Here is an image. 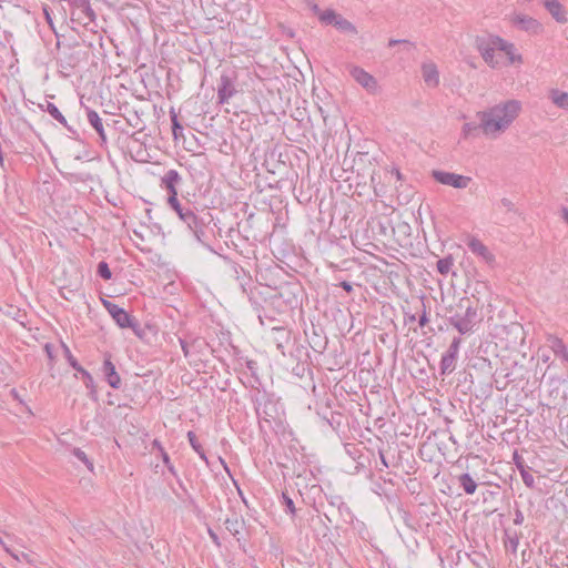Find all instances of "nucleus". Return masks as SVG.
I'll return each instance as SVG.
<instances>
[{"instance_id":"obj_51","label":"nucleus","mask_w":568,"mask_h":568,"mask_svg":"<svg viewBox=\"0 0 568 568\" xmlns=\"http://www.w3.org/2000/svg\"><path fill=\"white\" fill-rule=\"evenodd\" d=\"M392 174H395L398 180L402 178V174L398 170L392 171Z\"/></svg>"},{"instance_id":"obj_49","label":"nucleus","mask_w":568,"mask_h":568,"mask_svg":"<svg viewBox=\"0 0 568 568\" xmlns=\"http://www.w3.org/2000/svg\"><path fill=\"white\" fill-rule=\"evenodd\" d=\"M379 457H381V462H382L383 466L385 468H387L388 467V463L386 462V458H385V456H384V454L382 452H379Z\"/></svg>"},{"instance_id":"obj_13","label":"nucleus","mask_w":568,"mask_h":568,"mask_svg":"<svg viewBox=\"0 0 568 568\" xmlns=\"http://www.w3.org/2000/svg\"><path fill=\"white\" fill-rule=\"evenodd\" d=\"M544 6L558 23L567 22V12L558 0H544Z\"/></svg>"},{"instance_id":"obj_45","label":"nucleus","mask_w":568,"mask_h":568,"mask_svg":"<svg viewBox=\"0 0 568 568\" xmlns=\"http://www.w3.org/2000/svg\"><path fill=\"white\" fill-rule=\"evenodd\" d=\"M180 343H181V347H182V351H183L184 355L187 356L189 355V346H187V344L183 339H180Z\"/></svg>"},{"instance_id":"obj_17","label":"nucleus","mask_w":568,"mask_h":568,"mask_svg":"<svg viewBox=\"0 0 568 568\" xmlns=\"http://www.w3.org/2000/svg\"><path fill=\"white\" fill-rule=\"evenodd\" d=\"M87 118H88L89 123L94 128V130L99 134L101 142L105 143L106 136H105L102 119L99 116V114L95 111L90 110V109H88V111H87Z\"/></svg>"},{"instance_id":"obj_31","label":"nucleus","mask_w":568,"mask_h":568,"mask_svg":"<svg viewBox=\"0 0 568 568\" xmlns=\"http://www.w3.org/2000/svg\"><path fill=\"white\" fill-rule=\"evenodd\" d=\"M550 347L551 349L558 354V355H561L562 353H566V345L564 344V342L557 337H552L550 339Z\"/></svg>"},{"instance_id":"obj_7","label":"nucleus","mask_w":568,"mask_h":568,"mask_svg":"<svg viewBox=\"0 0 568 568\" xmlns=\"http://www.w3.org/2000/svg\"><path fill=\"white\" fill-rule=\"evenodd\" d=\"M434 180L440 184L453 186L455 189H466L471 182L470 176L456 174L453 172L434 170L432 172Z\"/></svg>"},{"instance_id":"obj_38","label":"nucleus","mask_w":568,"mask_h":568,"mask_svg":"<svg viewBox=\"0 0 568 568\" xmlns=\"http://www.w3.org/2000/svg\"><path fill=\"white\" fill-rule=\"evenodd\" d=\"M514 462L517 466V468L520 470V469H524L526 468L525 465H524V460L523 458L518 455V453H514Z\"/></svg>"},{"instance_id":"obj_1","label":"nucleus","mask_w":568,"mask_h":568,"mask_svg":"<svg viewBox=\"0 0 568 568\" xmlns=\"http://www.w3.org/2000/svg\"><path fill=\"white\" fill-rule=\"evenodd\" d=\"M520 111L521 102L518 100L513 99L495 104L477 113L480 120L479 128L487 136L497 138L509 129Z\"/></svg>"},{"instance_id":"obj_20","label":"nucleus","mask_w":568,"mask_h":568,"mask_svg":"<svg viewBox=\"0 0 568 568\" xmlns=\"http://www.w3.org/2000/svg\"><path fill=\"white\" fill-rule=\"evenodd\" d=\"M549 99L558 108L568 110V93L567 92H562L558 89H551L549 91Z\"/></svg>"},{"instance_id":"obj_25","label":"nucleus","mask_w":568,"mask_h":568,"mask_svg":"<svg viewBox=\"0 0 568 568\" xmlns=\"http://www.w3.org/2000/svg\"><path fill=\"white\" fill-rule=\"evenodd\" d=\"M339 17V13H337L335 10L333 9H326L324 10L318 20L323 23V24H326V26H335V21H337V18Z\"/></svg>"},{"instance_id":"obj_19","label":"nucleus","mask_w":568,"mask_h":568,"mask_svg":"<svg viewBox=\"0 0 568 568\" xmlns=\"http://www.w3.org/2000/svg\"><path fill=\"white\" fill-rule=\"evenodd\" d=\"M43 110H45L54 120H57L60 124H62L64 128H67L69 131H72V129L68 125L67 119L64 115L60 112V110L57 108L55 104L47 101L45 105H40Z\"/></svg>"},{"instance_id":"obj_40","label":"nucleus","mask_w":568,"mask_h":568,"mask_svg":"<svg viewBox=\"0 0 568 568\" xmlns=\"http://www.w3.org/2000/svg\"><path fill=\"white\" fill-rule=\"evenodd\" d=\"M399 43H404V44H408V45L413 47V44L408 40H395V39H390L388 42V45L394 47Z\"/></svg>"},{"instance_id":"obj_2","label":"nucleus","mask_w":568,"mask_h":568,"mask_svg":"<svg viewBox=\"0 0 568 568\" xmlns=\"http://www.w3.org/2000/svg\"><path fill=\"white\" fill-rule=\"evenodd\" d=\"M459 307L465 308V314H454L449 317V323L453 325L462 335L473 332V328L477 322H479L477 308L469 304L468 298H462L459 301Z\"/></svg>"},{"instance_id":"obj_6","label":"nucleus","mask_w":568,"mask_h":568,"mask_svg":"<svg viewBox=\"0 0 568 568\" xmlns=\"http://www.w3.org/2000/svg\"><path fill=\"white\" fill-rule=\"evenodd\" d=\"M351 77L363 87L369 94H376L379 85L374 75L357 65H348Z\"/></svg>"},{"instance_id":"obj_29","label":"nucleus","mask_w":568,"mask_h":568,"mask_svg":"<svg viewBox=\"0 0 568 568\" xmlns=\"http://www.w3.org/2000/svg\"><path fill=\"white\" fill-rule=\"evenodd\" d=\"M171 121H172V133H173L174 139L176 140V139L183 136V126L178 121V116L173 111H171Z\"/></svg>"},{"instance_id":"obj_39","label":"nucleus","mask_w":568,"mask_h":568,"mask_svg":"<svg viewBox=\"0 0 568 568\" xmlns=\"http://www.w3.org/2000/svg\"><path fill=\"white\" fill-rule=\"evenodd\" d=\"M423 306L425 307V305L423 304ZM428 316H427V313L426 311L424 310L423 314L420 315L419 320H418V324L419 326H425L427 323H428Z\"/></svg>"},{"instance_id":"obj_36","label":"nucleus","mask_w":568,"mask_h":568,"mask_svg":"<svg viewBox=\"0 0 568 568\" xmlns=\"http://www.w3.org/2000/svg\"><path fill=\"white\" fill-rule=\"evenodd\" d=\"M283 503L284 505L286 506L287 510L293 515L295 514V506H294V501L286 495L283 493Z\"/></svg>"},{"instance_id":"obj_26","label":"nucleus","mask_w":568,"mask_h":568,"mask_svg":"<svg viewBox=\"0 0 568 568\" xmlns=\"http://www.w3.org/2000/svg\"><path fill=\"white\" fill-rule=\"evenodd\" d=\"M453 265H454V258L452 255L440 258L436 263L437 271L442 275H447L450 272Z\"/></svg>"},{"instance_id":"obj_22","label":"nucleus","mask_w":568,"mask_h":568,"mask_svg":"<svg viewBox=\"0 0 568 568\" xmlns=\"http://www.w3.org/2000/svg\"><path fill=\"white\" fill-rule=\"evenodd\" d=\"M458 483L466 494L473 495L476 491L477 484L469 474H462L458 477Z\"/></svg>"},{"instance_id":"obj_48","label":"nucleus","mask_w":568,"mask_h":568,"mask_svg":"<svg viewBox=\"0 0 568 568\" xmlns=\"http://www.w3.org/2000/svg\"><path fill=\"white\" fill-rule=\"evenodd\" d=\"M43 12H44V16H45V19H47L48 23H49L50 26H52V19H51V17H50V13H49L48 9H47V8H44V9H43Z\"/></svg>"},{"instance_id":"obj_11","label":"nucleus","mask_w":568,"mask_h":568,"mask_svg":"<svg viewBox=\"0 0 568 568\" xmlns=\"http://www.w3.org/2000/svg\"><path fill=\"white\" fill-rule=\"evenodd\" d=\"M236 90L232 79L227 74H222L217 88L219 103H227L229 100L235 94Z\"/></svg>"},{"instance_id":"obj_47","label":"nucleus","mask_w":568,"mask_h":568,"mask_svg":"<svg viewBox=\"0 0 568 568\" xmlns=\"http://www.w3.org/2000/svg\"><path fill=\"white\" fill-rule=\"evenodd\" d=\"M561 217L568 224V207H564L561 211Z\"/></svg>"},{"instance_id":"obj_35","label":"nucleus","mask_w":568,"mask_h":568,"mask_svg":"<svg viewBox=\"0 0 568 568\" xmlns=\"http://www.w3.org/2000/svg\"><path fill=\"white\" fill-rule=\"evenodd\" d=\"M500 206L507 212H515V204L507 197L500 200Z\"/></svg>"},{"instance_id":"obj_34","label":"nucleus","mask_w":568,"mask_h":568,"mask_svg":"<svg viewBox=\"0 0 568 568\" xmlns=\"http://www.w3.org/2000/svg\"><path fill=\"white\" fill-rule=\"evenodd\" d=\"M161 456H162V460L165 464V466L168 467L169 471L173 476L176 477L178 476L176 470H175L174 466L171 464V460H170V457H169L168 453H165L162 448H161Z\"/></svg>"},{"instance_id":"obj_18","label":"nucleus","mask_w":568,"mask_h":568,"mask_svg":"<svg viewBox=\"0 0 568 568\" xmlns=\"http://www.w3.org/2000/svg\"><path fill=\"white\" fill-rule=\"evenodd\" d=\"M224 525L225 528L230 531V534L234 536L237 540H240V535L244 526V520L239 516L234 515L232 518H226Z\"/></svg>"},{"instance_id":"obj_52","label":"nucleus","mask_w":568,"mask_h":568,"mask_svg":"<svg viewBox=\"0 0 568 568\" xmlns=\"http://www.w3.org/2000/svg\"><path fill=\"white\" fill-rule=\"evenodd\" d=\"M561 356H562L566 361H568V351L566 349V353H562V354H561Z\"/></svg>"},{"instance_id":"obj_4","label":"nucleus","mask_w":568,"mask_h":568,"mask_svg":"<svg viewBox=\"0 0 568 568\" xmlns=\"http://www.w3.org/2000/svg\"><path fill=\"white\" fill-rule=\"evenodd\" d=\"M176 212L180 220L187 226L197 242L203 243L205 237V223L199 219L190 206H183L179 201L176 206H170Z\"/></svg>"},{"instance_id":"obj_10","label":"nucleus","mask_w":568,"mask_h":568,"mask_svg":"<svg viewBox=\"0 0 568 568\" xmlns=\"http://www.w3.org/2000/svg\"><path fill=\"white\" fill-rule=\"evenodd\" d=\"M513 24L519 30L537 34L542 30L541 23L532 17L523 13H515L511 18Z\"/></svg>"},{"instance_id":"obj_33","label":"nucleus","mask_w":568,"mask_h":568,"mask_svg":"<svg viewBox=\"0 0 568 568\" xmlns=\"http://www.w3.org/2000/svg\"><path fill=\"white\" fill-rule=\"evenodd\" d=\"M518 544H519V540H518L517 536L507 535V540L505 541V546L508 550L516 552Z\"/></svg>"},{"instance_id":"obj_46","label":"nucleus","mask_w":568,"mask_h":568,"mask_svg":"<svg viewBox=\"0 0 568 568\" xmlns=\"http://www.w3.org/2000/svg\"><path fill=\"white\" fill-rule=\"evenodd\" d=\"M12 555V557H14L17 560H21L22 558L26 559V560H29L28 559V555L24 554V552H21L20 556L18 554H13V552H10Z\"/></svg>"},{"instance_id":"obj_21","label":"nucleus","mask_w":568,"mask_h":568,"mask_svg":"<svg viewBox=\"0 0 568 568\" xmlns=\"http://www.w3.org/2000/svg\"><path fill=\"white\" fill-rule=\"evenodd\" d=\"M338 31L349 34V36H356L358 33L357 28L346 18H344L342 14L337 18V21H335L334 26Z\"/></svg>"},{"instance_id":"obj_24","label":"nucleus","mask_w":568,"mask_h":568,"mask_svg":"<svg viewBox=\"0 0 568 568\" xmlns=\"http://www.w3.org/2000/svg\"><path fill=\"white\" fill-rule=\"evenodd\" d=\"M73 4L80 9L90 21L95 19V13L91 8L90 0H73Z\"/></svg>"},{"instance_id":"obj_42","label":"nucleus","mask_w":568,"mask_h":568,"mask_svg":"<svg viewBox=\"0 0 568 568\" xmlns=\"http://www.w3.org/2000/svg\"><path fill=\"white\" fill-rule=\"evenodd\" d=\"M523 521H524L523 513L520 510H517L515 514L514 524L520 525V524H523Z\"/></svg>"},{"instance_id":"obj_30","label":"nucleus","mask_w":568,"mask_h":568,"mask_svg":"<svg viewBox=\"0 0 568 568\" xmlns=\"http://www.w3.org/2000/svg\"><path fill=\"white\" fill-rule=\"evenodd\" d=\"M97 273L103 280H110L112 277V273L110 271L109 264L105 261H101L98 264Z\"/></svg>"},{"instance_id":"obj_44","label":"nucleus","mask_w":568,"mask_h":568,"mask_svg":"<svg viewBox=\"0 0 568 568\" xmlns=\"http://www.w3.org/2000/svg\"><path fill=\"white\" fill-rule=\"evenodd\" d=\"M209 535H210V537L212 538L213 542H214L216 546H220L219 537H217V535H216L212 529H209Z\"/></svg>"},{"instance_id":"obj_41","label":"nucleus","mask_w":568,"mask_h":568,"mask_svg":"<svg viewBox=\"0 0 568 568\" xmlns=\"http://www.w3.org/2000/svg\"><path fill=\"white\" fill-rule=\"evenodd\" d=\"M339 286H341L344 291H346L347 293H352V292H353V285H352L349 282H347V281H343V282H341Z\"/></svg>"},{"instance_id":"obj_14","label":"nucleus","mask_w":568,"mask_h":568,"mask_svg":"<svg viewBox=\"0 0 568 568\" xmlns=\"http://www.w3.org/2000/svg\"><path fill=\"white\" fill-rule=\"evenodd\" d=\"M102 371H103V374L105 376V379H106L108 384L112 388H115V389L120 388V386H121V378H120L119 374L115 371L114 364L109 358H106L104 361L103 366H102Z\"/></svg>"},{"instance_id":"obj_54","label":"nucleus","mask_w":568,"mask_h":568,"mask_svg":"<svg viewBox=\"0 0 568 568\" xmlns=\"http://www.w3.org/2000/svg\"><path fill=\"white\" fill-rule=\"evenodd\" d=\"M408 318H409V322H414L416 320V316L415 315H410Z\"/></svg>"},{"instance_id":"obj_37","label":"nucleus","mask_w":568,"mask_h":568,"mask_svg":"<svg viewBox=\"0 0 568 568\" xmlns=\"http://www.w3.org/2000/svg\"><path fill=\"white\" fill-rule=\"evenodd\" d=\"M477 126L473 123H465L463 126V133L465 136H468Z\"/></svg>"},{"instance_id":"obj_9","label":"nucleus","mask_w":568,"mask_h":568,"mask_svg":"<svg viewBox=\"0 0 568 568\" xmlns=\"http://www.w3.org/2000/svg\"><path fill=\"white\" fill-rule=\"evenodd\" d=\"M181 181L182 178L176 170H169L161 179V186L169 193L168 204L170 206L178 205V185Z\"/></svg>"},{"instance_id":"obj_15","label":"nucleus","mask_w":568,"mask_h":568,"mask_svg":"<svg viewBox=\"0 0 568 568\" xmlns=\"http://www.w3.org/2000/svg\"><path fill=\"white\" fill-rule=\"evenodd\" d=\"M423 79L428 87L435 88L439 83V73L434 63H424L422 67Z\"/></svg>"},{"instance_id":"obj_32","label":"nucleus","mask_w":568,"mask_h":568,"mask_svg":"<svg viewBox=\"0 0 568 568\" xmlns=\"http://www.w3.org/2000/svg\"><path fill=\"white\" fill-rule=\"evenodd\" d=\"M520 476H521V479L524 481V484L529 487V488H532L535 486V478L534 476L528 471V469L524 468V469H520Z\"/></svg>"},{"instance_id":"obj_23","label":"nucleus","mask_w":568,"mask_h":568,"mask_svg":"<svg viewBox=\"0 0 568 568\" xmlns=\"http://www.w3.org/2000/svg\"><path fill=\"white\" fill-rule=\"evenodd\" d=\"M187 439L192 448L199 454L201 459H203L206 464H209L207 457L202 445L199 443L197 437L194 432L190 430L187 433Z\"/></svg>"},{"instance_id":"obj_5","label":"nucleus","mask_w":568,"mask_h":568,"mask_svg":"<svg viewBox=\"0 0 568 568\" xmlns=\"http://www.w3.org/2000/svg\"><path fill=\"white\" fill-rule=\"evenodd\" d=\"M102 304L105 310L109 312L111 317L121 328H131L134 333L138 334L140 329V324L135 320V317L131 316L124 308L119 305L102 298Z\"/></svg>"},{"instance_id":"obj_43","label":"nucleus","mask_w":568,"mask_h":568,"mask_svg":"<svg viewBox=\"0 0 568 568\" xmlns=\"http://www.w3.org/2000/svg\"><path fill=\"white\" fill-rule=\"evenodd\" d=\"M311 10L317 14V17L320 18L321 13L324 11V10H321L318 4L316 3H311Z\"/></svg>"},{"instance_id":"obj_16","label":"nucleus","mask_w":568,"mask_h":568,"mask_svg":"<svg viewBox=\"0 0 568 568\" xmlns=\"http://www.w3.org/2000/svg\"><path fill=\"white\" fill-rule=\"evenodd\" d=\"M468 247L474 254L481 256L486 262L494 261V255L490 253L488 247L478 239L473 237L471 240H469Z\"/></svg>"},{"instance_id":"obj_50","label":"nucleus","mask_w":568,"mask_h":568,"mask_svg":"<svg viewBox=\"0 0 568 568\" xmlns=\"http://www.w3.org/2000/svg\"><path fill=\"white\" fill-rule=\"evenodd\" d=\"M44 348H45V352H47L48 356H49L50 358H52L51 345H50V344H47Z\"/></svg>"},{"instance_id":"obj_8","label":"nucleus","mask_w":568,"mask_h":568,"mask_svg":"<svg viewBox=\"0 0 568 568\" xmlns=\"http://www.w3.org/2000/svg\"><path fill=\"white\" fill-rule=\"evenodd\" d=\"M460 344L462 338L454 337L447 352L443 354L439 365L442 375H448L455 371Z\"/></svg>"},{"instance_id":"obj_27","label":"nucleus","mask_w":568,"mask_h":568,"mask_svg":"<svg viewBox=\"0 0 568 568\" xmlns=\"http://www.w3.org/2000/svg\"><path fill=\"white\" fill-rule=\"evenodd\" d=\"M504 44L500 47V51L505 52V54L508 57L510 63L520 62L521 57L518 54H515V45L513 43H509L504 40Z\"/></svg>"},{"instance_id":"obj_12","label":"nucleus","mask_w":568,"mask_h":568,"mask_svg":"<svg viewBox=\"0 0 568 568\" xmlns=\"http://www.w3.org/2000/svg\"><path fill=\"white\" fill-rule=\"evenodd\" d=\"M62 347H63V354H64L67 361L69 362L70 366H72L75 371L81 373L87 387L91 386L93 384V377L91 376V374L88 371H85L78 363V361L74 358L71 351L69 349V347L65 344H62Z\"/></svg>"},{"instance_id":"obj_28","label":"nucleus","mask_w":568,"mask_h":568,"mask_svg":"<svg viewBox=\"0 0 568 568\" xmlns=\"http://www.w3.org/2000/svg\"><path fill=\"white\" fill-rule=\"evenodd\" d=\"M72 454L77 459L82 462L90 471H93V463L81 448H73Z\"/></svg>"},{"instance_id":"obj_53","label":"nucleus","mask_w":568,"mask_h":568,"mask_svg":"<svg viewBox=\"0 0 568 568\" xmlns=\"http://www.w3.org/2000/svg\"><path fill=\"white\" fill-rule=\"evenodd\" d=\"M561 356H562L566 361H568V351L566 349V353H562V354H561Z\"/></svg>"},{"instance_id":"obj_3","label":"nucleus","mask_w":568,"mask_h":568,"mask_svg":"<svg viewBox=\"0 0 568 568\" xmlns=\"http://www.w3.org/2000/svg\"><path fill=\"white\" fill-rule=\"evenodd\" d=\"M504 44V39L498 36H484L477 37L475 40V47L480 52L484 61L491 68L499 65L498 57L496 51H500V47Z\"/></svg>"}]
</instances>
